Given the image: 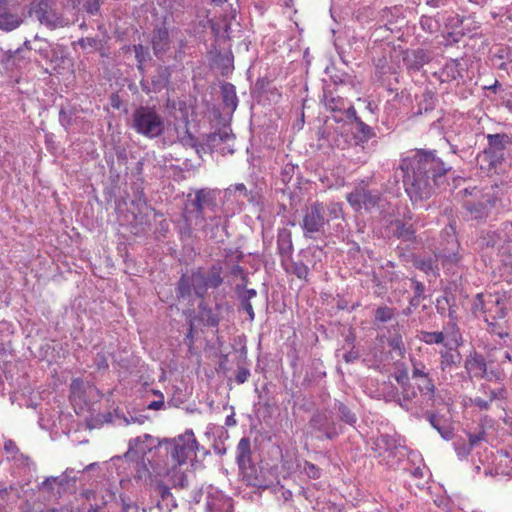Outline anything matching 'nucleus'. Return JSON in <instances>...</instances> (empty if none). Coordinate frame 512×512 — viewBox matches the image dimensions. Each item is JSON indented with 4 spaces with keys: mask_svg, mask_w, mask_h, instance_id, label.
Wrapping results in <instances>:
<instances>
[{
    "mask_svg": "<svg viewBox=\"0 0 512 512\" xmlns=\"http://www.w3.org/2000/svg\"><path fill=\"white\" fill-rule=\"evenodd\" d=\"M405 192L413 204L429 199L445 181L451 169L436 155V151L418 149L402 159Z\"/></svg>",
    "mask_w": 512,
    "mask_h": 512,
    "instance_id": "1",
    "label": "nucleus"
},
{
    "mask_svg": "<svg viewBox=\"0 0 512 512\" xmlns=\"http://www.w3.org/2000/svg\"><path fill=\"white\" fill-rule=\"evenodd\" d=\"M473 313L483 317L488 331L500 338L509 336L506 316L508 313L505 299L498 294L476 295L472 307Z\"/></svg>",
    "mask_w": 512,
    "mask_h": 512,
    "instance_id": "2",
    "label": "nucleus"
},
{
    "mask_svg": "<svg viewBox=\"0 0 512 512\" xmlns=\"http://www.w3.org/2000/svg\"><path fill=\"white\" fill-rule=\"evenodd\" d=\"M220 194L219 190L203 188L195 192V198L190 202V209L188 210V218L194 221L195 226H202L205 228V222L210 219L214 221L218 216L217 197Z\"/></svg>",
    "mask_w": 512,
    "mask_h": 512,
    "instance_id": "3",
    "label": "nucleus"
},
{
    "mask_svg": "<svg viewBox=\"0 0 512 512\" xmlns=\"http://www.w3.org/2000/svg\"><path fill=\"white\" fill-rule=\"evenodd\" d=\"M375 456L380 463L390 468H396L406 456L407 447L397 434H381L374 442Z\"/></svg>",
    "mask_w": 512,
    "mask_h": 512,
    "instance_id": "4",
    "label": "nucleus"
},
{
    "mask_svg": "<svg viewBox=\"0 0 512 512\" xmlns=\"http://www.w3.org/2000/svg\"><path fill=\"white\" fill-rule=\"evenodd\" d=\"M131 127L138 133L148 138L160 136L165 128L163 117L154 107L141 106L132 114Z\"/></svg>",
    "mask_w": 512,
    "mask_h": 512,
    "instance_id": "5",
    "label": "nucleus"
},
{
    "mask_svg": "<svg viewBox=\"0 0 512 512\" xmlns=\"http://www.w3.org/2000/svg\"><path fill=\"white\" fill-rule=\"evenodd\" d=\"M167 454L174 464L182 466L198 450V442L192 430H186L178 437L165 440Z\"/></svg>",
    "mask_w": 512,
    "mask_h": 512,
    "instance_id": "6",
    "label": "nucleus"
},
{
    "mask_svg": "<svg viewBox=\"0 0 512 512\" xmlns=\"http://www.w3.org/2000/svg\"><path fill=\"white\" fill-rule=\"evenodd\" d=\"M330 219L326 217L323 203L314 202L305 210L301 227L305 238L320 239L325 233V226Z\"/></svg>",
    "mask_w": 512,
    "mask_h": 512,
    "instance_id": "7",
    "label": "nucleus"
},
{
    "mask_svg": "<svg viewBox=\"0 0 512 512\" xmlns=\"http://www.w3.org/2000/svg\"><path fill=\"white\" fill-rule=\"evenodd\" d=\"M236 462L241 482L254 489L256 486V466L253 460L249 438L243 437L239 441L236 451Z\"/></svg>",
    "mask_w": 512,
    "mask_h": 512,
    "instance_id": "8",
    "label": "nucleus"
},
{
    "mask_svg": "<svg viewBox=\"0 0 512 512\" xmlns=\"http://www.w3.org/2000/svg\"><path fill=\"white\" fill-rule=\"evenodd\" d=\"M381 197L382 193L378 189H369L366 182L362 181L347 194L346 198L355 210L369 211L378 206Z\"/></svg>",
    "mask_w": 512,
    "mask_h": 512,
    "instance_id": "9",
    "label": "nucleus"
},
{
    "mask_svg": "<svg viewBox=\"0 0 512 512\" xmlns=\"http://www.w3.org/2000/svg\"><path fill=\"white\" fill-rule=\"evenodd\" d=\"M53 0H34L31 3L29 13L50 29L63 27L66 21L53 8Z\"/></svg>",
    "mask_w": 512,
    "mask_h": 512,
    "instance_id": "10",
    "label": "nucleus"
},
{
    "mask_svg": "<svg viewBox=\"0 0 512 512\" xmlns=\"http://www.w3.org/2000/svg\"><path fill=\"white\" fill-rule=\"evenodd\" d=\"M345 116L356 144L364 145L376 137L375 130L358 116L353 106L347 107Z\"/></svg>",
    "mask_w": 512,
    "mask_h": 512,
    "instance_id": "11",
    "label": "nucleus"
},
{
    "mask_svg": "<svg viewBox=\"0 0 512 512\" xmlns=\"http://www.w3.org/2000/svg\"><path fill=\"white\" fill-rule=\"evenodd\" d=\"M209 289L206 275L200 270L194 271L191 275H183L178 283L177 294L179 297H186L192 290L199 297H203Z\"/></svg>",
    "mask_w": 512,
    "mask_h": 512,
    "instance_id": "12",
    "label": "nucleus"
},
{
    "mask_svg": "<svg viewBox=\"0 0 512 512\" xmlns=\"http://www.w3.org/2000/svg\"><path fill=\"white\" fill-rule=\"evenodd\" d=\"M281 87L268 79H258V104L264 107H274L282 99Z\"/></svg>",
    "mask_w": 512,
    "mask_h": 512,
    "instance_id": "13",
    "label": "nucleus"
},
{
    "mask_svg": "<svg viewBox=\"0 0 512 512\" xmlns=\"http://www.w3.org/2000/svg\"><path fill=\"white\" fill-rule=\"evenodd\" d=\"M494 206V201L491 200L490 196H483L479 200H466L463 203V207L466 211V214L474 220L482 221L485 220L492 207Z\"/></svg>",
    "mask_w": 512,
    "mask_h": 512,
    "instance_id": "14",
    "label": "nucleus"
},
{
    "mask_svg": "<svg viewBox=\"0 0 512 512\" xmlns=\"http://www.w3.org/2000/svg\"><path fill=\"white\" fill-rule=\"evenodd\" d=\"M19 6L6 4V0H0V29L12 31L23 22Z\"/></svg>",
    "mask_w": 512,
    "mask_h": 512,
    "instance_id": "15",
    "label": "nucleus"
},
{
    "mask_svg": "<svg viewBox=\"0 0 512 512\" xmlns=\"http://www.w3.org/2000/svg\"><path fill=\"white\" fill-rule=\"evenodd\" d=\"M206 507L208 512H232V499L217 489L208 492Z\"/></svg>",
    "mask_w": 512,
    "mask_h": 512,
    "instance_id": "16",
    "label": "nucleus"
},
{
    "mask_svg": "<svg viewBox=\"0 0 512 512\" xmlns=\"http://www.w3.org/2000/svg\"><path fill=\"white\" fill-rule=\"evenodd\" d=\"M450 343H445V348L440 350L439 366L442 372L451 371L453 367H458L462 357L457 349L448 347Z\"/></svg>",
    "mask_w": 512,
    "mask_h": 512,
    "instance_id": "17",
    "label": "nucleus"
},
{
    "mask_svg": "<svg viewBox=\"0 0 512 512\" xmlns=\"http://www.w3.org/2000/svg\"><path fill=\"white\" fill-rule=\"evenodd\" d=\"M155 446V439L149 435L136 437L129 442L128 454L134 453L138 456L144 457Z\"/></svg>",
    "mask_w": 512,
    "mask_h": 512,
    "instance_id": "18",
    "label": "nucleus"
},
{
    "mask_svg": "<svg viewBox=\"0 0 512 512\" xmlns=\"http://www.w3.org/2000/svg\"><path fill=\"white\" fill-rule=\"evenodd\" d=\"M321 102L324 104L326 109L330 111H344L347 109L345 107V100L340 97L336 92L335 89L332 88L330 85L325 86L323 88V95L321 98Z\"/></svg>",
    "mask_w": 512,
    "mask_h": 512,
    "instance_id": "19",
    "label": "nucleus"
},
{
    "mask_svg": "<svg viewBox=\"0 0 512 512\" xmlns=\"http://www.w3.org/2000/svg\"><path fill=\"white\" fill-rule=\"evenodd\" d=\"M292 233L287 228L278 229L277 234V253L281 261L288 259L293 253Z\"/></svg>",
    "mask_w": 512,
    "mask_h": 512,
    "instance_id": "20",
    "label": "nucleus"
},
{
    "mask_svg": "<svg viewBox=\"0 0 512 512\" xmlns=\"http://www.w3.org/2000/svg\"><path fill=\"white\" fill-rule=\"evenodd\" d=\"M417 398V390L416 388L410 384L401 389V396L398 397V404L401 408L405 409L407 412H410L411 415L419 418L420 414L416 407L413 406L415 399Z\"/></svg>",
    "mask_w": 512,
    "mask_h": 512,
    "instance_id": "21",
    "label": "nucleus"
},
{
    "mask_svg": "<svg viewBox=\"0 0 512 512\" xmlns=\"http://www.w3.org/2000/svg\"><path fill=\"white\" fill-rule=\"evenodd\" d=\"M464 68L459 59H451L445 63L439 72L441 82H450L463 77Z\"/></svg>",
    "mask_w": 512,
    "mask_h": 512,
    "instance_id": "22",
    "label": "nucleus"
},
{
    "mask_svg": "<svg viewBox=\"0 0 512 512\" xmlns=\"http://www.w3.org/2000/svg\"><path fill=\"white\" fill-rule=\"evenodd\" d=\"M426 419L429 421L431 426L438 431L444 440H450L453 438V429L442 416L427 412Z\"/></svg>",
    "mask_w": 512,
    "mask_h": 512,
    "instance_id": "23",
    "label": "nucleus"
},
{
    "mask_svg": "<svg viewBox=\"0 0 512 512\" xmlns=\"http://www.w3.org/2000/svg\"><path fill=\"white\" fill-rule=\"evenodd\" d=\"M287 273L295 275L300 280H307L309 274L308 266L302 260H294L292 256L281 261Z\"/></svg>",
    "mask_w": 512,
    "mask_h": 512,
    "instance_id": "24",
    "label": "nucleus"
},
{
    "mask_svg": "<svg viewBox=\"0 0 512 512\" xmlns=\"http://www.w3.org/2000/svg\"><path fill=\"white\" fill-rule=\"evenodd\" d=\"M486 361L479 353L469 355L465 360V369L473 377L481 378L486 369Z\"/></svg>",
    "mask_w": 512,
    "mask_h": 512,
    "instance_id": "25",
    "label": "nucleus"
},
{
    "mask_svg": "<svg viewBox=\"0 0 512 512\" xmlns=\"http://www.w3.org/2000/svg\"><path fill=\"white\" fill-rule=\"evenodd\" d=\"M234 141V136L229 132L228 128H224L219 130L217 133H214L211 137V142L213 145L224 144L223 147H220V151L223 155L233 154L234 150L232 148L231 142Z\"/></svg>",
    "mask_w": 512,
    "mask_h": 512,
    "instance_id": "26",
    "label": "nucleus"
},
{
    "mask_svg": "<svg viewBox=\"0 0 512 512\" xmlns=\"http://www.w3.org/2000/svg\"><path fill=\"white\" fill-rule=\"evenodd\" d=\"M393 228V235L405 242H410L415 239V229L412 224H406L401 220H394L391 223Z\"/></svg>",
    "mask_w": 512,
    "mask_h": 512,
    "instance_id": "27",
    "label": "nucleus"
},
{
    "mask_svg": "<svg viewBox=\"0 0 512 512\" xmlns=\"http://www.w3.org/2000/svg\"><path fill=\"white\" fill-rule=\"evenodd\" d=\"M152 46L157 57L167 51L169 47V33L165 28H159L153 32Z\"/></svg>",
    "mask_w": 512,
    "mask_h": 512,
    "instance_id": "28",
    "label": "nucleus"
},
{
    "mask_svg": "<svg viewBox=\"0 0 512 512\" xmlns=\"http://www.w3.org/2000/svg\"><path fill=\"white\" fill-rule=\"evenodd\" d=\"M221 95L224 107L229 112H233L238 105L235 87L230 83L223 84L221 86Z\"/></svg>",
    "mask_w": 512,
    "mask_h": 512,
    "instance_id": "29",
    "label": "nucleus"
},
{
    "mask_svg": "<svg viewBox=\"0 0 512 512\" xmlns=\"http://www.w3.org/2000/svg\"><path fill=\"white\" fill-rule=\"evenodd\" d=\"M487 140L488 148L485 152L496 154L498 152H502L506 148V145L509 142V136L505 133L488 134Z\"/></svg>",
    "mask_w": 512,
    "mask_h": 512,
    "instance_id": "30",
    "label": "nucleus"
},
{
    "mask_svg": "<svg viewBox=\"0 0 512 512\" xmlns=\"http://www.w3.org/2000/svg\"><path fill=\"white\" fill-rule=\"evenodd\" d=\"M414 380L416 381L417 390L422 396L427 397L429 400L435 397L436 386L431 375H426V377L424 376Z\"/></svg>",
    "mask_w": 512,
    "mask_h": 512,
    "instance_id": "31",
    "label": "nucleus"
},
{
    "mask_svg": "<svg viewBox=\"0 0 512 512\" xmlns=\"http://www.w3.org/2000/svg\"><path fill=\"white\" fill-rule=\"evenodd\" d=\"M444 335L447 340L446 343H450L454 345L455 348L459 347L462 344V335L457 326V321H448L446 326H444Z\"/></svg>",
    "mask_w": 512,
    "mask_h": 512,
    "instance_id": "32",
    "label": "nucleus"
},
{
    "mask_svg": "<svg viewBox=\"0 0 512 512\" xmlns=\"http://www.w3.org/2000/svg\"><path fill=\"white\" fill-rule=\"evenodd\" d=\"M508 236L510 235L509 231H503V224L501 228L495 231H487L483 236V244L487 247H494L500 244L501 241H509Z\"/></svg>",
    "mask_w": 512,
    "mask_h": 512,
    "instance_id": "33",
    "label": "nucleus"
},
{
    "mask_svg": "<svg viewBox=\"0 0 512 512\" xmlns=\"http://www.w3.org/2000/svg\"><path fill=\"white\" fill-rule=\"evenodd\" d=\"M436 101L437 100L432 92H424L421 101L418 103L415 115H426L433 112L436 106Z\"/></svg>",
    "mask_w": 512,
    "mask_h": 512,
    "instance_id": "34",
    "label": "nucleus"
},
{
    "mask_svg": "<svg viewBox=\"0 0 512 512\" xmlns=\"http://www.w3.org/2000/svg\"><path fill=\"white\" fill-rule=\"evenodd\" d=\"M310 425L313 429L324 432L325 437L328 439H332L336 433L332 432L328 426V419L325 414H315L310 420Z\"/></svg>",
    "mask_w": 512,
    "mask_h": 512,
    "instance_id": "35",
    "label": "nucleus"
},
{
    "mask_svg": "<svg viewBox=\"0 0 512 512\" xmlns=\"http://www.w3.org/2000/svg\"><path fill=\"white\" fill-rule=\"evenodd\" d=\"M167 477L174 488L183 489L188 485L187 475L176 464L167 472Z\"/></svg>",
    "mask_w": 512,
    "mask_h": 512,
    "instance_id": "36",
    "label": "nucleus"
},
{
    "mask_svg": "<svg viewBox=\"0 0 512 512\" xmlns=\"http://www.w3.org/2000/svg\"><path fill=\"white\" fill-rule=\"evenodd\" d=\"M170 78V71L167 67H159L157 69V74L152 77V90H154V93L160 92L169 83Z\"/></svg>",
    "mask_w": 512,
    "mask_h": 512,
    "instance_id": "37",
    "label": "nucleus"
},
{
    "mask_svg": "<svg viewBox=\"0 0 512 512\" xmlns=\"http://www.w3.org/2000/svg\"><path fill=\"white\" fill-rule=\"evenodd\" d=\"M449 238H450L449 244L451 245V247L443 249L442 257L444 258V262L456 264L460 260V256L458 254L459 244L457 242V239H456L454 233L449 235Z\"/></svg>",
    "mask_w": 512,
    "mask_h": 512,
    "instance_id": "38",
    "label": "nucleus"
},
{
    "mask_svg": "<svg viewBox=\"0 0 512 512\" xmlns=\"http://www.w3.org/2000/svg\"><path fill=\"white\" fill-rule=\"evenodd\" d=\"M418 339L427 344V345H439L444 344L445 345V335L443 331H420L418 334Z\"/></svg>",
    "mask_w": 512,
    "mask_h": 512,
    "instance_id": "39",
    "label": "nucleus"
},
{
    "mask_svg": "<svg viewBox=\"0 0 512 512\" xmlns=\"http://www.w3.org/2000/svg\"><path fill=\"white\" fill-rule=\"evenodd\" d=\"M479 390L487 397L491 402L495 400H506L507 390L504 386L497 389L491 388L489 385L481 384Z\"/></svg>",
    "mask_w": 512,
    "mask_h": 512,
    "instance_id": "40",
    "label": "nucleus"
},
{
    "mask_svg": "<svg viewBox=\"0 0 512 512\" xmlns=\"http://www.w3.org/2000/svg\"><path fill=\"white\" fill-rule=\"evenodd\" d=\"M238 294L242 309L247 312L250 321H252L254 319V310L250 300L256 295V291L254 289L242 290L238 291Z\"/></svg>",
    "mask_w": 512,
    "mask_h": 512,
    "instance_id": "41",
    "label": "nucleus"
},
{
    "mask_svg": "<svg viewBox=\"0 0 512 512\" xmlns=\"http://www.w3.org/2000/svg\"><path fill=\"white\" fill-rule=\"evenodd\" d=\"M499 272L503 280L512 283V253L502 255Z\"/></svg>",
    "mask_w": 512,
    "mask_h": 512,
    "instance_id": "42",
    "label": "nucleus"
},
{
    "mask_svg": "<svg viewBox=\"0 0 512 512\" xmlns=\"http://www.w3.org/2000/svg\"><path fill=\"white\" fill-rule=\"evenodd\" d=\"M86 390V384L83 380L77 378L73 379L70 384V399L75 402L77 400H84V394Z\"/></svg>",
    "mask_w": 512,
    "mask_h": 512,
    "instance_id": "43",
    "label": "nucleus"
},
{
    "mask_svg": "<svg viewBox=\"0 0 512 512\" xmlns=\"http://www.w3.org/2000/svg\"><path fill=\"white\" fill-rule=\"evenodd\" d=\"M428 55L421 49L413 52V58L408 60V67L413 70H420L426 63H428Z\"/></svg>",
    "mask_w": 512,
    "mask_h": 512,
    "instance_id": "44",
    "label": "nucleus"
},
{
    "mask_svg": "<svg viewBox=\"0 0 512 512\" xmlns=\"http://www.w3.org/2000/svg\"><path fill=\"white\" fill-rule=\"evenodd\" d=\"M335 408L337 409L339 417L343 422L349 425H354L357 422L355 413H353L351 409L345 404L338 402L335 404Z\"/></svg>",
    "mask_w": 512,
    "mask_h": 512,
    "instance_id": "45",
    "label": "nucleus"
},
{
    "mask_svg": "<svg viewBox=\"0 0 512 512\" xmlns=\"http://www.w3.org/2000/svg\"><path fill=\"white\" fill-rule=\"evenodd\" d=\"M222 75L229 74L233 69V55L228 52L225 55H219L215 61Z\"/></svg>",
    "mask_w": 512,
    "mask_h": 512,
    "instance_id": "46",
    "label": "nucleus"
},
{
    "mask_svg": "<svg viewBox=\"0 0 512 512\" xmlns=\"http://www.w3.org/2000/svg\"><path fill=\"white\" fill-rule=\"evenodd\" d=\"M236 194H238L242 198L247 197V188L243 183L232 185L224 190V198L226 200H231L232 197L236 196Z\"/></svg>",
    "mask_w": 512,
    "mask_h": 512,
    "instance_id": "47",
    "label": "nucleus"
},
{
    "mask_svg": "<svg viewBox=\"0 0 512 512\" xmlns=\"http://www.w3.org/2000/svg\"><path fill=\"white\" fill-rule=\"evenodd\" d=\"M209 288H217L222 283L221 268L213 266L206 275Z\"/></svg>",
    "mask_w": 512,
    "mask_h": 512,
    "instance_id": "48",
    "label": "nucleus"
},
{
    "mask_svg": "<svg viewBox=\"0 0 512 512\" xmlns=\"http://www.w3.org/2000/svg\"><path fill=\"white\" fill-rule=\"evenodd\" d=\"M411 364H412V371H411L412 379H418L420 377H424V376L426 377V375H430L429 370L427 369L426 365L422 361L412 358Z\"/></svg>",
    "mask_w": 512,
    "mask_h": 512,
    "instance_id": "49",
    "label": "nucleus"
},
{
    "mask_svg": "<svg viewBox=\"0 0 512 512\" xmlns=\"http://www.w3.org/2000/svg\"><path fill=\"white\" fill-rule=\"evenodd\" d=\"M454 450L459 457V459H465L471 452V445L463 438H459L453 442Z\"/></svg>",
    "mask_w": 512,
    "mask_h": 512,
    "instance_id": "50",
    "label": "nucleus"
},
{
    "mask_svg": "<svg viewBox=\"0 0 512 512\" xmlns=\"http://www.w3.org/2000/svg\"><path fill=\"white\" fill-rule=\"evenodd\" d=\"M159 493H160L161 499H162V502L159 503V506H161L162 504L165 503L167 508H169V509L177 507V503L174 500L169 487H167L165 485H160Z\"/></svg>",
    "mask_w": 512,
    "mask_h": 512,
    "instance_id": "51",
    "label": "nucleus"
},
{
    "mask_svg": "<svg viewBox=\"0 0 512 512\" xmlns=\"http://www.w3.org/2000/svg\"><path fill=\"white\" fill-rule=\"evenodd\" d=\"M271 227H272V222L270 220L267 222L263 221V223H262V239H263L264 253H267L272 245L273 236H270Z\"/></svg>",
    "mask_w": 512,
    "mask_h": 512,
    "instance_id": "52",
    "label": "nucleus"
},
{
    "mask_svg": "<svg viewBox=\"0 0 512 512\" xmlns=\"http://www.w3.org/2000/svg\"><path fill=\"white\" fill-rule=\"evenodd\" d=\"M421 28L429 33L437 32L439 29V23L436 19L431 16H422L420 19Z\"/></svg>",
    "mask_w": 512,
    "mask_h": 512,
    "instance_id": "53",
    "label": "nucleus"
},
{
    "mask_svg": "<svg viewBox=\"0 0 512 512\" xmlns=\"http://www.w3.org/2000/svg\"><path fill=\"white\" fill-rule=\"evenodd\" d=\"M77 44L83 49L98 50L102 47V41L95 37L81 38Z\"/></svg>",
    "mask_w": 512,
    "mask_h": 512,
    "instance_id": "54",
    "label": "nucleus"
},
{
    "mask_svg": "<svg viewBox=\"0 0 512 512\" xmlns=\"http://www.w3.org/2000/svg\"><path fill=\"white\" fill-rule=\"evenodd\" d=\"M394 317V309L383 306L378 307L375 311V319L379 322L386 323Z\"/></svg>",
    "mask_w": 512,
    "mask_h": 512,
    "instance_id": "55",
    "label": "nucleus"
},
{
    "mask_svg": "<svg viewBox=\"0 0 512 512\" xmlns=\"http://www.w3.org/2000/svg\"><path fill=\"white\" fill-rule=\"evenodd\" d=\"M415 266L427 275H436L434 261L431 258L417 260Z\"/></svg>",
    "mask_w": 512,
    "mask_h": 512,
    "instance_id": "56",
    "label": "nucleus"
},
{
    "mask_svg": "<svg viewBox=\"0 0 512 512\" xmlns=\"http://www.w3.org/2000/svg\"><path fill=\"white\" fill-rule=\"evenodd\" d=\"M73 116H74V112L72 109H65V108L60 109L59 122L65 128V130H68V128L72 125Z\"/></svg>",
    "mask_w": 512,
    "mask_h": 512,
    "instance_id": "57",
    "label": "nucleus"
},
{
    "mask_svg": "<svg viewBox=\"0 0 512 512\" xmlns=\"http://www.w3.org/2000/svg\"><path fill=\"white\" fill-rule=\"evenodd\" d=\"M389 346L392 350L397 351L399 356H403L406 352L403 339L400 335L391 337L388 341Z\"/></svg>",
    "mask_w": 512,
    "mask_h": 512,
    "instance_id": "58",
    "label": "nucleus"
},
{
    "mask_svg": "<svg viewBox=\"0 0 512 512\" xmlns=\"http://www.w3.org/2000/svg\"><path fill=\"white\" fill-rule=\"evenodd\" d=\"M134 52H135V57L138 62V69L142 71L143 70L142 66H143V63L146 61V58L148 56V51L143 45L138 44V45L134 46Z\"/></svg>",
    "mask_w": 512,
    "mask_h": 512,
    "instance_id": "59",
    "label": "nucleus"
},
{
    "mask_svg": "<svg viewBox=\"0 0 512 512\" xmlns=\"http://www.w3.org/2000/svg\"><path fill=\"white\" fill-rule=\"evenodd\" d=\"M481 378L488 381H502L504 379V374L499 369H488L486 366L485 372Z\"/></svg>",
    "mask_w": 512,
    "mask_h": 512,
    "instance_id": "60",
    "label": "nucleus"
},
{
    "mask_svg": "<svg viewBox=\"0 0 512 512\" xmlns=\"http://www.w3.org/2000/svg\"><path fill=\"white\" fill-rule=\"evenodd\" d=\"M94 365L98 370H106L109 367L107 354L98 352L94 358Z\"/></svg>",
    "mask_w": 512,
    "mask_h": 512,
    "instance_id": "61",
    "label": "nucleus"
},
{
    "mask_svg": "<svg viewBox=\"0 0 512 512\" xmlns=\"http://www.w3.org/2000/svg\"><path fill=\"white\" fill-rule=\"evenodd\" d=\"M396 382L400 385L401 389L410 385L409 375L406 370L397 372L394 376Z\"/></svg>",
    "mask_w": 512,
    "mask_h": 512,
    "instance_id": "62",
    "label": "nucleus"
},
{
    "mask_svg": "<svg viewBox=\"0 0 512 512\" xmlns=\"http://www.w3.org/2000/svg\"><path fill=\"white\" fill-rule=\"evenodd\" d=\"M509 6L498 7L490 11L491 18L500 20L501 23L506 24V14L504 13Z\"/></svg>",
    "mask_w": 512,
    "mask_h": 512,
    "instance_id": "63",
    "label": "nucleus"
},
{
    "mask_svg": "<svg viewBox=\"0 0 512 512\" xmlns=\"http://www.w3.org/2000/svg\"><path fill=\"white\" fill-rule=\"evenodd\" d=\"M326 211L328 212V215L331 219H338L342 215V208L338 203L330 204Z\"/></svg>",
    "mask_w": 512,
    "mask_h": 512,
    "instance_id": "64",
    "label": "nucleus"
}]
</instances>
